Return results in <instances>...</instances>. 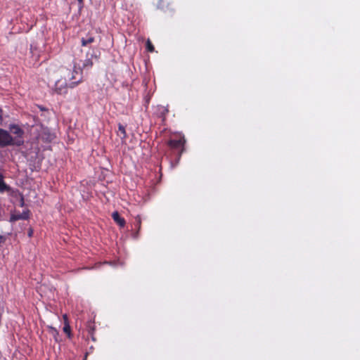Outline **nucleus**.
Masks as SVG:
<instances>
[{
  "instance_id": "obj_1",
  "label": "nucleus",
  "mask_w": 360,
  "mask_h": 360,
  "mask_svg": "<svg viewBox=\"0 0 360 360\" xmlns=\"http://www.w3.org/2000/svg\"><path fill=\"white\" fill-rule=\"evenodd\" d=\"M35 131L37 133V139L41 140L43 142L50 143L55 138V135L50 131L49 129L43 125H37Z\"/></svg>"
},
{
  "instance_id": "obj_2",
  "label": "nucleus",
  "mask_w": 360,
  "mask_h": 360,
  "mask_svg": "<svg viewBox=\"0 0 360 360\" xmlns=\"http://www.w3.org/2000/svg\"><path fill=\"white\" fill-rule=\"evenodd\" d=\"M9 130L11 134L15 135L13 137V146H21L24 144L23 135L25 134L24 130L18 124H10Z\"/></svg>"
},
{
  "instance_id": "obj_3",
  "label": "nucleus",
  "mask_w": 360,
  "mask_h": 360,
  "mask_svg": "<svg viewBox=\"0 0 360 360\" xmlns=\"http://www.w3.org/2000/svg\"><path fill=\"white\" fill-rule=\"evenodd\" d=\"M185 143L186 140L184 137H182L179 139H171L168 141L167 144L171 149L177 150L179 158L184 150Z\"/></svg>"
},
{
  "instance_id": "obj_4",
  "label": "nucleus",
  "mask_w": 360,
  "mask_h": 360,
  "mask_svg": "<svg viewBox=\"0 0 360 360\" xmlns=\"http://www.w3.org/2000/svg\"><path fill=\"white\" fill-rule=\"evenodd\" d=\"M13 136L8 131L0 128V148L13 146Z\"/></svg>"
},
{
  "instance_id": "obj_5",
  "label": "nucleus",
  "mask_w": 360,
  "mask_h": 360,
  "mask_svg": "<svg viewBox=\"0 0 360 360\" xmlns=\"http://www.w3.org/2000/svg\"><path fill=\"white\" fill-rule=\"evenodd\" d=\"M54 91L58 94H65L67 93L68 87L65 82L62 79L58 80L55 84Z\"/></svg>"
},
{
  "instance_id": "obj_6",
  "label": "nucleus",
  "mask_w": 360,
  "mask_h": 360,
  "mask_svg": "<svg viewBox=\"0 0 360 360\" xmlns=\"http://www.w3.org/2000/svg\"><path fill=\"white\" fill-rule=\"evenodd\" d=\"M81 75H82L81 70H77L75 69L73 70V75H72V77L70 78V79L72 81V83L70 84V87L72 88L75 85L78 84L79 82H82V77Z\"/></svg>"
},
{
  "instance_id": "obj_7",
  "label": "nucleus",
  "mask_w": 360,
  "mask_h": 360,
  "mask_svg": "<svg viewBox=\"0 0 360 360\" xmlns=\"http://www.w3.org/2000/svg\"><path fill=\"white\" fill-rule=\"evenodd\" d=\"M29 212L30 211L27 210L26 211H23L22 213L18 212L11 214V221H15L20 219H27L29 218Z\"/></svg>"
},
{
  "instance_id": "obj_8",
  "label": "nucleus",
  "mask_w": 360,
  "mask_h": 360,
  "mask_svg": "<svg viewBox=\"0 0 360 360\" xmlns=\"http://www.w3.org/2000/svg\"><path fill=\"white\" fill-rule=\"evenodd\" d=\"M112 217L113 220L120 226L124 227L126 221L124 218L121 217L118 212L115 211L112 212Z\"/></svg>"
},
{
  "instance_id": "obj_9",
  "label": "nucleus",
  "mask_w": 360,
  "mask_h": 360,
  "mask_svg": "<svg viewBox=\"0 0 360 360\" xmlns=\"http://www.w3.org/2000/svg\"><path fill=\"white\" fill-rule=\"evenodd\" d=\"M93 57H94L95 58H97L96 55L91 53V58H88L84 61V63L82 64V68H89L92 67V65H93L92 58Z\"/></svg>"
},
{
  "instance_id": "obj_10",
  "label": "nucleus",
  "mask_w": 360,
  "mask_h": 360,
  "mask_svg": "<svg viewBox=\"0 0 360 360\" xmlns=\"http://www.w3.org/2000/svg\"><path fill=\"white\" fill-rule=\"evenodd\" d=\"M9 189H10V187L7 184H6V183L4 181V176L0 173V192L8 191Z\"/></svg>"
},
{
  "instance_id": "obj_11",
  "label": "nucleus",
  "mask_w": 360,
  "mask_h": 360,
  "mask_svg": "<svg viewBox=\"0 0 360 360\" xmlns=\"http://www.w3.org/2000/svg\"><path fill=\"white\" fill-rule=\"evenodd\" d=\"M158 110H159L158 116L160 117H162V120H165V115L169 112L168 109L167 108H165V107L161 106V107L159 108Z\"/></svg>"
},
{
  "instance_id": "obj_12",
  "label": "nucleus",
  "mask_w": 360,
  "mask_h": 360,
  "mask_svg": "<svg viewBox=\"0 0 360 360\" xmlns=\"http://www.w3.org/2000/svg\"><path fill=\"white\" fill-rule=\"evenodd\" d=\"M16 200H18V205L20 207H23L25 205L24 197L23 195L19 192L15 194Z\"/></svg>"
},
{
  "instance_id": "obj_13",
  "label": "nucleus",
  "mask_w": 360,
  "mask_h": 360,
  "mask_svg": "<svg viewBox=\"0 0 360 360\" xmlns=\"http://www.w3.org/2000/svg\"><path fill=\"white\" fill-rule=\"evenodd\" d=\"M118 129H119L118 136H120L122 139H125L127 136V134L125 131V127L122 124H119Z\"/></svg>"
},
{
  "instance_id": "obj_14",
  "label": "nucleus",
  "mask_w": 360,
  "mask_h": 360,
  "mask_svg": "<svg viewBox=\"0 0 360 360\" xmlns=\"http://www.w3.org/2000/svg\"><path fill=\"white\" fill-rule=\"evenodd\" d=\"M94 41V37L89 36V37H87L86 38L82 39V45L86 46L87 44H89Z\"/></svg>"
},
{
  "instance_id": "obj_15",
  "label": "nucleus",
  "mask_w": 360,
  "mask_h": 360,
  "mask_svg": "<svg viewBox=\"0 0 360 360\" xmlns=\"http://www.w3.org/2000/svg\"><path fill=\"white\" fill-rule=\"evenodd\" d=\"M49 330H50V332L51 333V334L53 335L54 339H55V341L56 342H59V340H58V336H59V333L58 331L53 327H49Z\"/></svg>"
},
{
  "instance_id": "obj_16",
  "label": "nucleus",
  "mask_w": 360,
  "mask_h": 360,
  "mask_svg": "<svg viewBox=\"0 0 360 360\" xmlns=\"http://www.w3.org/2000/svg\"><path fill=\"white\" fill-rule=\"evenodd\" d=\"M63 331L68 335V338L71 337V329L69 323H64Z\"/></svg>"
},
{
  "instance_id": "obj_17",
  "label": "nucleus",
  "mask_w": 360,
  "mask_h": 360,
  "mask_svg": "<svg viewBox=\"0 0 360 360\" xmlns=\"http://www.w3.org/2000/svg\"><path fill=\"white\" fill-rule=\"evenodd\" d=\"M146 49L149 52H153L155 49L153 45L149 39H148L146 41Z\"/></svg>"
},
{
  "instance_id": "obj_18",
  "label": "nucleus",
  "mask_w": 360,
  "mask_h": 360,
  "mask_svg": "<svg viewBox=\"0 0 360 360\" xmlns=\"http://www.w3.org/2000/svg\"><path fill=\"white\" fill-rule=\"evenodd\" d=\"M141 219L139 216L136 217L135 221H134V226L136 227L139 230L141 229Z\"/></svg>"
},
{
  "instance_id": "obj_19",
  "label": "nucleus",
  "mask_w": 360,
  "mask_h": 360,
  "mask_svg": "<svg viewBox=\"0 0 360 360\" xmlns=\"http://www.w3.org/2000/svg\"><path fill=\"white\" fill-rule=\"evenodd\" d=\"M2 121H3V111L0 108V124H1Z\"/></svg>"
},
{
  "instance_id": "obj_20",
  "label": "nucleus",
  "mask_w": 360,
  "mask_h": 360,
  "mask_svg": "<svg viewBox=\"0 0 360 360\" xmlns=\"http://www.w3.org/2000/svg\"><path fill=\"white\" fill-rule=\"evenodd\" d=\"M63 319H64V323H68V316H67V314H64V315H63Z\"/></svg>"
},
{
  "instance_id": "obj_21",
  "label": "nucleus",
  "mask_w": 360,
  "mask_h": 360,
  "mask_svg": "<svg viewBox=\"0 0 360 360\" xmlns=\"http://www.w3.org/2000/svg\"><path fill=\"white\" fill-rule=\"evenodd\" d=\"M32 233H33L32 230V229H30V231H29V232H28V236H29V237H32Z\"/></svg>"
},
{
  "instance_id": "obj_22",
  "label": "nucleus",
  "mask_w": 360,
  "mask_h": 360,
  "mask_svg": "<svg viewBox=\"0 0 360 360\" xmlns=\"http://www.w3.org/2000/svg\"><path fill=\"white\" fill-rule=\"evenodd\" d=\"M79 3H82L83 0H78Z\"/></svg>"
}]
</instances>
